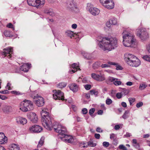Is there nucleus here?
Returning a JSON list of instances; mask_svg holds the SVG:
<instances>
[{"mask_svg":"<svg viewBox=\"0 0 150 150\" xmlns=\"http://www.w3.org/2000/svg\"><path fill=\"white\" fill-rule=\"evenodd\" d=\"M109 21L112 25H115L117 23V20L116 18H112Z\"/></svg>","mask_w":150,"mask_h":150,"instance_id":"39","label":"nucleus"},{"mask_svg":"<svg viewBox=\"0 0 150 150\" xmlns=\"http://www.w3.org/2000/svg\"><path fill=\"white\" fill-rule=\"evenodd\" d=\"M143 105V103L142 102H140L137 103L136 105V107L137 108H139L140 107H141Z\"/></svg>","mask_w":150,"mask_h":150,"instance_id":"54","label":"nucleus"},{"mask_svg":"<svg viewBox=\"0 0 150 150\" xmlns=\"http://www.w3.org/2000/svg\"><path fill=\"white\" fill-rule=\"evenodd\" d=\"M3 112L6 113H8L11 112L13 111L12 107L8 105H5L4 106L2 109Z\"/></svg>","mask_w":150,"mask_h":150,"instance_id":"22","label":"nucleus"},{"mask_svg":"<svg viewBox=\"0 0 150 150\" xmlns=\"http://www.w3.org/2000/svg\"><path fill=\"white\" fill-rule=\"evenodd\" d=\"M79 145L81 148H85L88 147L87 142H79Z\"/></svg>","mask_w":150,"mask_h":150,"instance_id":"30","label":"nucleus"},{"mask_svg":"<svg viewBox=\"0 0 150 150\" xmlns=\"http://www.w3.org/2000/svg\"><path fill=\"white\" fill-rule=\"evenodd\" d=\"M123 42L125 46L133 47L135 45L136 40L132 32L125 30L122 33Z\"/></svg>","mask_w":150,"mask_h":150,"instance_id":"2","label":"nucleus"},{"mask_svg":"<svg viewBox=\"0 0 150 150\" xmlns=\"http://www.w3.org/2000/svg\"><path fill=\"white\" fill-rule=\"evenodd\" d=\"M44 138L43 137H42L37 146V147L39 148L43 144L44 142Z\"/></svg>","mask_w":150,"mask_h":150,"instance_id":"34","label":"nucleus"},{"mask_svg":"<svg viewBox=\"0 0 150 150\" xmlns=\"http://www.w3.org/2000/svg\"><path fill=\"white\" fill-rule=\"evenodd\" d=\"M34 108L33 103L30 101L25 100L22 103L20 109L24 112L32 110Z\"/></svg>","mask_w":150,"mask_h":150,"instance_id":"4","label":"nucleus"},{"mask_svg":"<svg viewBox=\"0 0 150 150\" xmlns=\"http://www.w3.org/2000/svg\"><path fill=\"white\" fill-rule=\"evenodd\" d=\"M11 92L12 94H15V95H18L20 94V93L18 91H11Z\"/></svg>","mask_w":150,"mask_h":150,"instance_id":"60","label":"nucleus"},{"mask_svg":"<svg viewBox=\"0 0 150 150\" xmlns=\"http://www.w3.org/2000/svg\"><path fill=\"white\" fill-rule=\"evenodd\" d=\"M113 83L115 86H119L121 84L122 82L120 81H118V80H116L115 81L113 82Z\"/></svg>","mask_w":150,"mask_h":150,"instance_id":"45","label":"nucleus"},{"mask_svg":"<svg viewBox=\"0 0 150 150\" xmlns=\"http://www.w3.org/2000/svg\"><path fill=\"white\" fill-rule=\"evenodd\" d=\"M7 97L4 96L0 95V99L2 100H5L7 99Z\"/></svg>","mask_w":150,"mask_h":150,"instance_id":"64","label":"nucleus"},{"mask_svg":"<svg viewBox=\"0 0 150 150\" xmlns=\"http://www.w3.org/2000/svg\"><path fill=\"white\" fill-rule=\"evenodd\" d=\"M74 0H72L71 1L67 3V7L71 9H74L76 8V5L74 2Z\"/></svg>","mask_w":150,"mask_h":150,"instance_id":"24","label":"nucleus"},{"mask_svg":"<svg viewBox=\"0 0 150 150\" xmlns=\"http://www.w3.org/2000/svg\"><path fill=\"white\" fill-rule=\"evenodd\" d=\"M108 80L111 82H114L116 80H118V79L114 77H109Z\"/></svg>","mask_w":150,"mask_h":150,"instance_id":"50","label":"nucleus"},{"mask_svg":"<svg viewBox=\"0 0 150 150\" xmlns=\"http://www.w3.org/2000/svg\"><path fill=\"white\" fill-rule=\"evenodd\" d=\"M139 30V32L137 33V35L142 40L144 41L148 38V34L145 29L142 28Z\"/></svg>","mask_w":150,"mask_h":150,"instance_id":"8","label":"nucleus"},{"mask_svg":"<svg viewBox=\"0 0 150 150\" xmlns=\"http://www.w3.org/2000/svg\"><path fill=\"white\" fill-rule=\"evenodd\" d=\"M13 52V48L11 47H8L3 49L2 54L4 56V57L7 56L8 58H10L11 57V54Z\"/></svg>","mask_w":150,"mask_h":150,"instance_id":"10","label":"nucleus"},{"mask_svg":"<svg viewBox=\"0 0 150 150\" xmlns=\"http://www.w3.org/2000/svg\"><path fill=\"white\" fill-rule=\"evenodd\" d=\"M57 129H58L57 130H56L55 132L58 133L59 135H61L67 132L66 128L65 127L62 126L60 124L57 128Z\"/></svg>","mask_w":150,"mask_h":150,"instance_id":"15","label":"nucleus"},{"mask_svg":"<svg viewBox=\"0 0 150 150\" xmlns=\"http://www.w3.org/2000/svg\"><path fill=\"white\" fill-rule=\"evenodd\" d=\"M95 110L94 108H92L89 111V114L91 116L93 113L94 112Z\"/></svg>","mask_w":150,"mask_h":150,"instance_id":"49","label":"nucleus"},{"mask_svg":"<svg viewBox=\"0 0 150 150\" xmlns=\"http://www.w3.org/2000/svg\"><path fill=\"white\" fill-rule=\"evenodd\" d=\"M90 91L91 95H94L97 96L98 94V92L94 90H91Z\"/></svg>","mask_w":150,"mask_h":150,"instance_id":"43","label":"nucleus"},{"mask_svg":"<svg viewBox=\"0 0 150 150\" xmlns=\"http://www.w3.org/2000/svg\"><path fill=\"white\" fill-rule=\"evenodd\" d=\"M123 96L121 92L117 93L116 94V96L117 98L120 99L121 98L122 96Z\"/></svg>","mask_w":150,"mask_h":150,"instance_id":"52","label":"nucleus"},{"mask_svg":"<svg viewBox=\"0 0 150 150\" xmlns=\"http://www.w3.org/2000/svg\"><path fill=\"white\" fill-rule=\"evenodd\" d=\"M84 95L85 97L87 99L90 98V94L89 93H85L84 94Z\"/></svg>","mask_w":150,"mask_h":150,"instance_id":"63","label":"nucleus"},{"mask_svg":"<svg viewBox=\"0 0 150 150\" xmlns=\"http://www.w3.org/2000/svg\"><path fill=\"white\" fill-rule=\"evenodd\" d=\"M59 124H60L58 122H54V123L53 126H52V127L51 128V129H48V130H51L52 129V128H53L54 129V131H55L56 130H57V128H58V126Z\"/></svg>","mask_w":150,"mask_h":150,"instance_id":"33","label":"nucleus"},{"mask_svg":"<svg viewBox=\"0 0 150 150\" xmlns=\"http://www.w3.org/2000/svg\"><path fill=\"white\" fill-rule=\"evenodd\" d=\"M87 144H88V146H89L92 147H94L96 145L95 143H93V142L91 141H90L88 142H87Z\"/></svg>","mask_w":150,"mask_h":150,"instance_id":"40","label":"nucleus"},{"mask_svg":"<svg viewBox=\"0 0 150 150\" xmlns=\"http://www.w3.org/2000/svg\"><path fill=\"white\" fill-rule=\"evenodd\" d=\"M42 117L41 121L43 126L47 129H50L52 127V117L47 112V110L44 108L40 112Z\"/></svg>","mask_w":150,"mask_h":150,"instance_id":"3","label":"nucleus"},{"mask_svg":"<svg viewBox=\"0 0 150 150\" xmlns=\"http://www.w3.org/2000/svg\"><path fill=\"white\" fill-rule=\"evenodd\" d=\"M44 11L45 13L50 16H53L54 15V13L53 12L52 9H45L44 10Z\"/></svg>","mask_w":150,"mask_h":150,"instance_id":"28","label":"nucleus"},{"mask_svg":"<svg viewBox=\"0 0 150 150\" xmlns=\"http://www.w3.org/2000/svg\"><path fill=\"white\" fill-rule=\"evenodd\" d=\"M71 67L74 69L72 70H71V71L73 73H74L78 69L80 70V68H79V67L78 64L76 63H73L71 65Z\"/></svg>","mask_w":150,"mask_h":150,"instance_id":"26","label":"nucleus"},{"mask_svg":"<svg viewBox=\"0 0 150 150\" xmlns=\"http://www.w3.org/2000/svg\"><path fill=\"white\" fill-rule=\"evenodd\" d=\"M4 34L5 36L7 37H10L11 35L10 31L7 30L4 31Z\"/></svg>","mask_w":150,"mask_h":150,"instance_id":"46","label":"nucleus"},{"mask_svg":"<svg viewBox=\"0 0 150 150\" xmlns=\"http://www.w3.org/2000/svg\"><path fill=\"white\" fill-rule=\"evenodd\" d=\"M6 27L9 28H12L13 30H14L13 25L11 23H9L6 25Z\"/></svg>","mask_w":150,"mask_h":150,"instance_id":"51","label":"nucleus"},{"mask_svg":"<svg viewBox=\"0 0 150 150\" xmlns=\"http://www.w3.org/2000/svg\"><path fill=\"white\" fill-rule=\"evenodd\" d=\"M35 6L34 7H38L43 5L45 4V1L44 0H35Z\"/></svg>","mask_w":150,"mask_h":150,"instance_id":"25","label":"nucleus"},{"mask_svg":"<svg viewBox=\"0 0 150 150\" xmlns=\"http://www.w3.org/2000/svg\"><path fill=\"white\" fill-rule=\"evenodd\" d=\"M121 92L123 95L125 96L129 93V91L126 88H122Z\"/></svg>","mask_w":150,"mask_h":150,"instance_id":"35","label":"nucleus"},{"mask_svg":"<svg viewBox=\"0 0 150 150\" xmlns=\"http://www.w3.org/2000/svg\"><path fill=\"white\" fill-rule=\"evenodd\" d=\"M29 130L32 133H39L42 130V129L40 126L35 125L30 127Z\"/></svg>","mask_w":150,"mask_h":150,"instance_id":"12","label":"nucleus"},{"mask_svg":"<svg viewBox=\"0 0 150 150\" xmlns=\"http://www.w3.org/2000/svg\"><path fill=\"white\" fill-rule=\"evenodd\" d=\"M135 56L133 54L127 53L124 55V59L127 64L129 65L130 62L132 61Z\"/></svg>","mask_w":150,"mask_h":150,"instance_id":"11","label":"nucleus"},{"mask_svg":"<svg viewBox=\"0 0 150 150\" xmlns=\"http://www.w3.org/2000/svg\"><path fill=\"white\" fill-rule=\"evenodd\" d=\"M33 98V101L38 107H41L44 105V99L42 97L37 94L36 96L32 95L30 96Z\"/></svg>","mask_w":150,"mask_h":150,"instance_id":"6","label":"nucleus"},{"mask_svg":"<svg viewBox=\"0 0 150 150\" xmlns=\"http://www.w3.org/2000/svg\"><path fill=\"white\" fill-rule=\"evenodd\" d=\"M147 86V85L145 83H141L140 85L139 88L142 90L146 88Z\"/></svg>","mask_w":150,"mask_h":150,"instance_id":"38","label":"nucleus"},{"mask_svg":"<svg viewBox=\"0 0 150 150\" xmlns=\"http://www.w3.org/2000/svg\"><path fill=\"white\" fill-rule=\"evenodd\" d=\"M108 0H100V3H101L103 6L104 4H105Z\"/></svg>","mask_w":150,"mask_h":150,"instance_id":"59","label":"nucleus"},{"mask_svg":"<svg viewBox=\"0 0 150 150\" xmlns=\"http://www.w3.org/2000/svg\"><path fill=\"white\" fill-rule=\"evenodd\" d=\"M91 76L94 80L99 82L103 81L105 80L104 74L100 71H97L96 73H91Z\"/></svg>","mask_w":150,"mask_h":150,"instance_id":"5","label":"nucleus"},{"mask_svg":"<svg viewBox=\"0 0 150 150\" xmlns=\"http://www.w3.org/2000/svg\"><path fill=\"white\" fill-rule=\"evenodd\" d=\"M35 0H27V1L29 5L34 6H35Z\"/></svg>","mask_w":150,"mask_h":150,"instance_id":"36","label":"nucleus"},{"mask_svg":"<svg viewBox=\"0 0 150 150\" xmlns=\"http://www.w3.org/2000/svg\"><path fill=\"white\" fill-rule=\"evenodd\" d=\"M54 94L53 95V98L55 100H64V94L60 90H55L54 91Z\"/></svg>","mask_w":150,"mask_h":150,"instance_id":"9","label":"nucleus"},{"mask_svg":"<svg viewBox=\"0 0 150 150\" xmlns=\"http://www.w3.org/2000/svg\"><path fill=\"white\" fill-rule=\"evenodd\" d=\"M66 33L68 36L70 37L71 38L73 37H74V35L75 34L71 30H67L66 32Z\"/></svg>","mask_w":150,"mask_h":150,"instance_id":"31","label":"nucleus"},{"mask_svg":"<svg viewBox=\"0 0 150 150\" xmlns=\"http://www.w3.org/2000/svg\"><path fill=\"white\" fill-rule=\"evenodd\" d=\"M7 141V138L3 133H0V144H4Z\"/></svg>","mask_w":150,"mask_h":150,"instance_id":"21","label":"nucleus"},{"mask_svg":"<svg viewBox=\"0 0 150 150\" xmlns=\"http://www.w3.org/2000/svg\"><path fill=\"white\" fill-rule=\"evenodd\" d=\"M8 92L9 91L7 90H5L0 91V93L3 94L8 93Z\"/></svg>","mask_w":150,"mask_h":150,"instance_id":"62","label":"nucleus"},{"mask_svg":"<svg viewBox=\"0 0 150 150\" xmlns=\"http://www.w3.org/2000/svg\"><path fill=\"white\" fill-rule=\"evenodd\" d=\"M91 87V85L89 84L85 85L84 86L85 88L87 90H89L90 89Z\"/></svg>","mask_w":150,"mask_h":150,"instance_id":"55","label":"nucleus"},{"mask_svg":"<svg viewBox=\"0 0 150 150\" xmlns=\"http://www.w3.org/2000/svg\"><path fill=\"white\" fill-rule=\"evenodd\" d=\"M83 54L84 57L87 59H90L91 58V55L87 52H84V53H83Z\"/></svg>","mask_w":150,"mask_h":150,"instance_id":"32","label":"nucleus"},{"mask_svg":"<svg viewBox=\"0 0 150 150\" xmlns=\"http://www.w3.org/2000/svg\"><path fill=\"white\" fill-rule=\"evenodd\" d=\"M98 45L100 48L104 50L110 51L117 47V40L113 37H102V40L99 41Z\"/></svg>","mask_w":150,"mask_h":150,"instance_id":"1","label":"nucleus"},{"mask_svg":"<svg viewBox=\"0 0 150 150\" xmlns=\"http://www.w3.org/2000/svg\"><path fill=\"white\" fill-rule=\"evenodd\" d=\"M65 133L61 135V136H59V138L61 140L66 143H71L74 141V139L73 137L71 135H68Z\"/></svg>","mask_w":150,"mask_h":150,"instance_id":"7","label":"nucleus"},{"mask_svg":"<svg viewBox=\"0 0 150 150\" xmlns=\"http://www.w3.org/2000/svg\"><path fill=\"white\" fill-rule=\"evenodd\" d=\"M135 99L134 98H129V101L130 105H131L132 103L135 101Z\"/></svg>","mask_w":150,"mask_h":150,"instance_id":"47","label":"nucleus"},{"mask_svg":"<svg viewBox=\"0 0 150 150\" xmlns=\"http://www.w3.org/2000/svg\"><path fill=\"white\" fill-rule=\"evenodd\" d=\"M70 89L74 92H76L78 90L79 86L75 83H72L68 85Z\"/></svg>","mask_w":150,"mask_h":150,"instance_id":"19","label":"nucleus"},{"mask_svg":"<svg viewBox=\"0 0 150 150\" xmlns=\"http://www.w3.org/2000/svg\"><path fill=\"white\" fill-rule=\"evenodd\" d=\"M110 139L113 141H115L116 139V137L114 134H112L110 135Z\"/></svg>","mask_w":150,"mask_h":150,"instance_id":"41","label":"nucleus"},{"mask_svg":"<svg viewBox=\"0 0 150 150\" xmlns=\"http://www.w3.org/2000/svg\"><path fill=\"white\" fill-rule=\"evenodd\" d=\"M28 118L33 123H36L38 120L37 116L36 114L33 112H31L27 115Z\"/></svg>","mask_w":150,"mask_h":150,"instance_id":"13","label":"nucleus"},{"mask_svg":"<svg viewBox=\"0 0 150 150\" xmlns=\"http://www.w3.org/2000/svg\"><path fill=\"white\" fill-rule=\"evenodd\" d=\"M132 142L133 144H135L136 145H138V144L137 142V140L135 139H132Z\"/></svg>","mask_w":150,"mask_h":150,"instance_id":"61","label":"nucleus"},{"mask_svg":"<svg viewBox=\"0 0 150 150\" xmlns=\"http://www.w3.org/2000/svg\"><path fill=\"white\" fill-rule=\"evenodd\" d=\"M82 112L83 114H86L88 112V110L86 108H83L82 110Z\"/></svg>","mask_w":150,"mask_h":150,"instance_id":"57","label":"nucleus"},{"mask_svg":"<svg viewBox=\"0 0 150 150\" xmlns=\"http://www.w3.org/2000/svg\"><path fill=\"white\" fill-rule=\"evenodd\" d=\"M130 63L129 65L135 67H138L141 64L140 61L135 56L132 60V61Z\"/></svg>","mask_w":150,"mask_h":150,"instance_id":"14","label":"nucleus"},{"mask_svg":"<svg viewBox=\"0 0 150 150\" xmlns=\"http://www.w3.org/2000/svg\"><path fill=\"white\" fill-rule=\"evenodd\" d=\"M30 64H29L28 63L24 64L20 67V70L23 71L27 72L28 71L29 69L30 68Z\"/></svg>","mask_w":150,"mask_h":150,"instance_id":"20","label":"nucleus"},{"mask_svg":"<svg viewBox=\"0 0 150 150\" xmlns=\"http://www.w3.org/2000/svg\"><path fill=\"white\" fill-rule=\"evenodd\" d=\"M9 150H20L19 146L15 144L10 145L8 147Z\"/></svg>","mask_w":150,"mask_h":150,"instance_id":"23","label":"nucleus"},{"mask_svg":"<svg viewBox=\"0 0 150 150\" xmlns=\"http://www.w3.org/2000/svg\"><path fill=\"white\" fill-rule=\"evenodd\" d=\"M114 6V3L112 0H108L103 6L108 9L113 8Z\"/></svg>","mask_w":150,"mask_h":150,"instance_id":"17","label":"nucleus"},{"mask_svg":"<svg viewBox=\"0 0 150 150\" xmlns=\"http://www.w3.org/2000/svg\"><path fill=\"white\" fill-rule=\"evenodd\" d=\"M143 58L145 60L150 62V56L145 55L143 57Z\"/></svg>","mask_w":150,"mask_h":150,"instance_id":"42","label":"nucleus"},{"mask_svg":"<svg viewBox=\"0 0 150 150\" xmlns=\"http://www.w3.org/2000/svg\"><path fill=\"white\" fill-rule=\"evenodd\" d=\"M16 122L18 124H22L23 125L26 124L27 122L26 119L20 116L16 117Z\"/></svg>","mask_w":150,"mask_h":150,"instance_id":"16","label":"nucleus"},{"mask_svg":"<svg viewBox=\"0 0 150 150\" xmlns=\"http://www.w3.org/2000/svg\"><path fill=\"white\" fill-rule=\"evenodd\" d=\"M89 11L90 13L94 16L98 15L100 12L98 9L95 7H91Z\"/></svg>","mask_w":150,"mask_h":150,"instance_id":"18","label":"nucleus"},{"mask_svg":"<svg viewBox=\"0 0 150 150\" xmlns=\"http://www.w3.org/2000/svg\"><path fill=\"white\" fill-rule=\"evenodd\" d=\"M96 130L97 132H103V130L102 129L99 127H97L96 129Z\"/></svg>","mask_w":150,"mask_h":150,"instance_id":"58","label":"nucleus"},{"mask_svg":"<svg viewBox=\"0 0 150 150\" xmlns=\"http://www.w3.org/2000/svg\"><path fill=\"white\" fill-rule=\"evenodd\" d=\"M112 103V100L110 98H107L106 100V103L107 105H110Z\"/></svg>","mask_w":150,"mask_h":150,"instance_id":"48","label":"nucleus"},{"mask_svg":"<svg viewBox=\"0 0 150 150\" xmlns=\"http://www.w3.org/2000/svg\"><path fill=\"white\" fill-rule=\"evenodd\" d=\"M103 146L105 147H108L109 145V144L108 142H103Z\"/></svg>","mask_w":150,"mask_h":150,"instance_id":"53","label":"nucleus"},{"mask_svg":"<svg viewBox=\"0 0 150 150\" xmlns=\"http://www.w3.org/2000/svg\"><path fill=\"white\" fill-rule=\"evenodd\" d=\"M11 84L10 83H8L6 87V88L9 90H10L11 89Z\"/></svg>","mask_w":150,"mask_h":150,"instance_id":"56","label":"nucleus"},{"mask_svg":"<svg viewBox=\"0 0 150 150\" xmlns=\"http://www.w3.org/2000/svg\"><path fill=\"white\" fill-rule=\"evenodd\" d=\"M100 66V64L99 62H97L94 63L92 66L93 69H98Z\"/></svg>","mask_w":150,"mask_h":150,"instance_id":"37","label":"nucleus"},{"mask_svg":"<svg viewBox=\"0 0 150 150\" xmlns=\"http://www.w3.org/2000/svg\"><path fill=\"white\" fill-rule=\"evenodd\" d=\"M108 63L109 64L116 66V69L117 70H121L122 69V68L121 66L119 65L117 63L111 62H108Z\"/></svg>","mask_w":150,"mask_h":150,"instance_id":"27","label":"nucleus"},{"mask_svg":"<svg viewBox=\"0 0 150 150\" xmlns=\"http://www.w3.org/2000/svg\"><path fill=\"white\" fill-rule=\"evenodd\" d=\"M67 83L65 82H61L57 84V87L58 88H62L66 86Z\"/></svg>","mask_w":150,"mask_h":150,"instance_id":"29","label":"nucleus"},{"mask_svg":"<svg viewBox=\"0 0 150 150\" xmlns=\"http://www.w3.org/2000/svg\"><path fill=\"white\" fill-rule=\"evenodd\" d=\"M129 113V111H126L125 112V113L122 116V117L124 119H125L126 118H127L128 117V114Z\"/></svg>","mask_w":150,"mask_h":150,"instance_id":"44","label":"nucleus"}]
</instances>
